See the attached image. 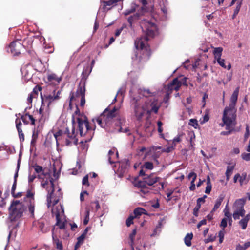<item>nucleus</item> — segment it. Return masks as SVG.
<instances>
[{
    "instance_id": "63",
    "label": "nucleus",
    "mask_w": 250,
    "mask_h": 250,
    "mask_svg": "<svg viewBox=\"0 0 250 250\" xmlns=\"http://www.w3.org/2000/svg\"><path fill=\"white\" fill-rule=\"evenodd\" d=\"M214 212L210 211V213L207 216V218L208 220H211L213 218Z\"/></svg>"
},
{
    "instance_id": "60",
    "label": "nucleus",
    "mask_w": 250,
    "mask_h": 250,
    "mask_svg": "<svg viewBox=\"0 0 250 250\" xmlns=\"http://www.w3.org/2000/svg\"><path fill=\"white\" fill-rule=\"evenodd\" d=\"M208 95L207 93H205L202 97V102L203 103V106H204L205 105V101H206V99L208 98Z\"/></svg>"
},
{
    "instance_id": "3",
    "label": "nucleus",
    "mask_w": 250,
    "mask_h": 250,
    "mask_svg": "<svg viewBox=\"0 0 250 250\" xmlns=\"http://www.w3.org/2000/svg\"><path fill=\"white\" fill-rule=\"evenodd\" d=\"M141 93L143 96L149 97L145 100H138L133 98L132 104H134V110L135 115L138 121L142 119L146 112L150 114L151 112L157 113L160 105L157 99L153 97L155 92H151L149 89L141 90Z\"/></svg>"
},
{
    "instance_id": "5",
    "label": "nucleus",
    "mask_w": 250,
    "mask_h": 250,
    "mask_svg": "<svg viewBox=\"0 0 250 250\" xmlns=\"http://www.w3.org/2000/svg\"><path fill=\"white\" fill-rule=\"evenodd\" d=\"M61 92L60 90H57L51 86L48 87L43 94L41 92L42 105L39 112L41 115V121L44 122L49 119L51 111L50 106L53 102L60 98Z\"/></svg>"
},
{
    "instance_id": "47",
    "label": "nucleus",
    "mask_w": 250,
    "mask_h": 250,
    "mask_svg": "<svg viewBox=\"0 0 250 250\" xmlns=\"http://www.w3.org/2000/svg\"><path fill=\"white\" fill-rule=\"evenodd\" d=\"M190 137V143L191 146H193V140L195 139V136L193 132H191L189 134Z\"/></svg>"
},
{
    "instance_id": "58",
    "label": "nucleus",
    "mask_w": 250,
    "mask_h": 250,
    "mask_svg": "<svg viewBox=\"0 0 250 250\" xmlns=\"http://www.w3.org/2000/svg\"><path fill=\"white\" fill-rule=\"evenodd\" d=\"M140 2L142 3L143 7H142V11L145 10V6L147 4V1L146 0H139Z\"/></svg>"
},
{
    "instance_id": "50",
    "label": "nucleus",
    "mask_w": 250,
    "mask_h": 250,
    "mask_svg": "<svg viewBox=\"0 0 250 250\" xmlns=\"http://www.w3.org/2000/svg\"><path fill=\"white\" fill-rule=\"evenodd\" d=\"M215 236H211L209 237L206 239L205 240V242L206 243H209L210 242H213V241H214L215 240Z\"/></svg>"
},
{
    "instance_id": "25",
    "label": "nucleus",
    "mask_w": 250,
    "mask_h": 250,
    "mask_svg": "<svg viewBox=\"0 0 250 250\" xmlns=\"http://www.w3.org/2000/svg\"><path fill=\"white\" fill-rule=\"evenodd\" d=\"M216 60L217 61L218 63L222 67H223L224 68H227L228 70H229L231 68L230 63H229L227 66H226L225 65V61L224 59L220 58L216 59Z\"/></svg>"
},
{
    "instance_id": "23",
    "label": "nucleus",
    "mask_w": 250,
    "mask_h": 250,
    "mask_svg": "<svg viewBox=\"0 0 250 250\" xmlns=\"http://www.w3.org/2000/svg\"><path fill=\"white\" fill-rule=\"evenodd\" d=\"M234 168V165L228 166L227 167V170L225 173L226 179L227 181L229 180V178L232 173L233 170Z\"/></svg>"
},
{
    "instance_id": "41",
    "label": "nucleus",
    "mask_w": 250,
    "mask_h": 250,
    "mask_svg": "<svg viewBox=\"0 0 250 250\" xmlns=\"http://www.w3.org/2000/svg\"><path fill=\"white\" fill-rule=\"evenodd\" d=\"M200 208H201V204H197L196 207L194 208L193 209L194 215H195V216H198V211L200 209Z\"/></svg>"
},
{
    "instance_id": "59",
    "label": "nucleus",
    "mask_w": 250,
    "mask_h": 250,
    "mask_svg": "<svg viewBox=\"0 0 250 250\" xmlns=\"http://www.w3.org/2000/svg\"><path fill=\"white\" fill-rule=\"evenodd\" d=\"M92 204L95 205V211H97L100 208V206L98 201L92 202Z\"/></svg>"
},
{
    "instance_id": "6",
    "label": "nucleus",
    "mask_w": 250,
    "mask_h": 250,
    "mask_svg": "<svg viewBox=\"0 0 250 250\" xmlns=\"http://www.w3.org/2000/svg\"><path fill=\"white\" fill-rule=\"evenodd\" d=\"M140 176H143L142 180L137 181L135 185L140 188V192L143 194H146L149 192L148 186H152L155 184L159 183L158 189L164 188V183L161 181V178L157 176L154 173L150 174L145 173L143 170H141L139 172Z\"/></svg>"
},
{
    "instance_id": "1",
    "label": "nucleus",
    "mask_w": 250,
    "mask_h": 250,
    "mask_svg": "<svg viewBox=\"0 0 250 250\" xmlns=\"http://www.w3.org/2000/svg\"><path fill=\"white\" fill-rule=\"evenodd\" d=\"M34 167L36 172L38 174V178L42 180L41 182L42 187L45 188L48 192L47 206L49 208L52 204V214L56 217L57 221L56 225L61 229H64L65 220L64 216V209L61 205H57L60 198L62 197L61 189L58 187H55L53 178H50V174L48 172H44L41 166L35 165Z\"/></svg>"
},
{
    "instance_id": "42",
    "label": "nucleus",
    "mask_w": 250,
    "mask_h": 250,
    "mask_svg": "<svg viewBox=\"0 0 250 250\" xmlns=\"http://www.w3.org/2000/svg\"><path fill=\"white\" fill-rule=\"evenodd\" d=\"M161 10L163 13L164 16L165 17L163 19V20H164L166 18L167 15V8L166 5H164V6L161 7Z\"/></svg>"
},
{
    "instance_id": "17",
    "label": "nucleus",
    "mask_w": 250,
    "mask_h": 250,
    "mask_svg": "<svg viewBox=\"0 0 250 250\" xmlns=\"http://www.w3.org/2000/svg\"><path fill=\"white\" fill-rule=\"evenodd\" d=\"M118 155V152L115 149H112L109 151L108 154V161L112 164L115 163V159L117 158Z\"/></svg>"
},
{
    "instance_id": "46",
    "label": "nucleus",
    "mask_w": 250,
    "mask_h": 250,
    "mask_svg": "<svg viewBox=\"0 0 250 250\" xmlns=\"http://www.w3.org/2000/svg\"><path fill=\"white\" fill-rule=\"evenodd\" d=\"M82 184L84 185L88 186V176L87 175H85L83 179Z\"/></svg>"
},
{
    "instance_id": "57",
    "label": "nucleus",
    "mask_w": 250,
    "mask_h": 250,
    "mask_svg": "<svg viewBox=\"0 0 250 250\" xmlns=\"http://www.w3.org/2000/svg\"><path fill=\"white\" fill-rule=\"evenodd\" d=\"M36 177L35 174L31 175L30 174L28 177V181L29 183L32 182Z\"/></svg>"
},
{
    "instance_id": "21",
    "label": "nucleus",
    "mask_w": 250,
    "mask_h": 250,
    "mask_svg": "<svg viewBox=\"0 0 250 250\" xmlns=\"http://www.w3.org/2000/svg\"><path fill=\"white\" fill-rule=\"evenodd\" d=\"M54 229H53L52 230V238L54 244L55 245L57 249L61 250L63 248L62 243L61 241H59V240L57 238L55 237L53 232Z\"/></svg>"
},
{
    "instance_id": "7",
    "label": "nucleus",
    "mask_w": 250,
    "mask_h": 250,
    "mask_svg": "<svg viewBox=\"0 0 250 250\" xmlns=\"http://www.w3.org/2000/svg\"><path fill=\"white\" fill-rule=\"evenodd\" d=\"M239 88L237 87L234 91L230 99V103L228 106L225 107L223 112L222 120L223 124L225 125L226 129H229L233 122L235 121L236 109V104L237 101Z\"/></svg>"
},
{
    "instance_id": "18",
    "label": "nucleus",
    "mask_w": 250,
    "mask_h": 250,
    "mask_svg": "<svg viewBox=\"0 0 250 250\" xmlns=\"http://www.w3.org/2000/svg\"><path fill=\"white\" fill-rule=\"evenodd\" d=\"M21 119L26 124H28L30 122H31L32 125L35 124V120L32 115L26 113L24 115L22 116Z\"/></svg>"
},
{
    "instance_id": "55",
    "label": "nucleus",
    "mask_w": 250,
    "mask_h": 250,
    "mask_svg": "<svg viewBox=\"0 0 250 250\" xmlns=\"http://www.w3.org/2000/svg\"><path fill=\"white\" fill-rule=\"evenodd\" d=\"M207 223L206 219H203L202 220L200 221L199 223L197 225V228H199L202 225H206Z\"/></svg>"
},
{
    "instance_id": "37",
    "label": "nucleus",
    "mask_w": 250,
    "mask_h": 250,
    "mask_svg": "<svg viewBox=\"0 0 250 250\" xmlns=\"http://www.w3.org/2000/svg\"><path fill=\"white\" fill-rule=\"evenodd\" d=\"M227 222H228V218H224L222 219L221 223H220V227L222 229V230H225V228L227 226Z\"/></svg>"
},
{
    "instance_id": "64",
    "label": "nucleus",
    "mask_w": 250,
    "mask_h": 250,
    "mask_svg": "<svg viewBox=\"0 0 250 250\" xmlns=\"http://www.w3.org/2000/svg\"><path fill=\"white\" fill-rule=\"evenodd\" d=\"M236 250H246L243 246L238 245L236 247Z\"/></svg>"
},
{
    "instance_id": "35",
    "label": "nucleus",
    "mask_w": 250,
    "mask_h": 250,
    "mask_svg": "<svg viewBox=\"0 0 250 250\" xmlns=\"http://www.w3.org/2000/svg\"><path fill=\"white\" fill-rule=\"evenodd\" d=\"M144 211H145V210L142 208H138L134 210V214L135 217H137L143 214Z\"/></svg>"
},
{
    "instance_id": "48",
    "label": "nucleus",
    "mask_w": 250,
    "mask_h": 250,
    "mask_svg": "<svg viewBox=\"0 0 250 250\" xmlns=\"http://www.w3.org/2000/svg\"><path fill=\"white\" fill-rule=\"evenodd\" d=\"M161 232V230L158 229L157 228H155V229L153 231V232L152 234H151V237H154L156 235H158Z\"/></svg>"
},
{
    "instance_id": "36",
    "label": "nucleus",
    "mask_w": 250,
    "mask_h": 250,
    "mask_svg": "<svg viewBox=\"0 0 250 250\" xmlns=\"http://www.w3.org/2000/svg\"><path fill=\"white\" fill-rule=\"evenodd\" d=\"M197 174L193 172H190L188 175V178L189 179H191V183H194Z\"/></svg>"
},
{
    "instance_id": "31",
    "label": "nucleus",
    "mask_w": 250,
    "mask_h": 250,
    "mask_svg": "<svg viewBox=\"0 0 250 250\" xmlns=\"http://www.w3.org/2000/svg\"><path fill=\"white\" fill-rule=\"evenodd\" d=\"M136 234V229H134L132 230V232L129 235V239L130 240V245L131 246L132 250H134L133 245L134 244V239Z\"/></svg>"
},
{
    "instance_id": "62",
    "label": "nucleus",
    "mask_w": 250,
    "mask_h": 250,
    "mask_svg": "<svg viewBox=\"0 0 250 250\" xmlns=\"http://www.w3.org/2000/svg\"><path fill=\"white\" fill-rule=\"evenodd\" d=\"M181 139L180 136H177L176 137H175L173 139V143L175 144L177 143H179L181 141Z\"/></svg>"
},
{
    "instance_id": "11",
    "label": "nucleus",
    "mask_w": 250,
    "mask_h": 250,
    "mask_svg": "<svg viewBox=\"0 0 250 250\" xmlns=\"http://www.w3.org/2000/svg\"><path fill=\"white\" fill-rule=\"evenodd\" d=\"M64 135L66 137L65 139L66 145H70L71 144L77 145L78 140L76 138L75 129L73 127H72L71 132L68 128H66Z\"/></svg>"
},
{
    "instance_id": "39",
    "label": "nucleus",
    "mask_w": 250,
    "mask_h": 250,
    "mask_svg": "<svg viewBox=\"0 0 250 250\" xmlns=\"http://www.w3.org/2000/svg\"><path fill=\"white\" fill-rule=\"evenodd\" d=\"M224 233H225L224 230H221L219 232L218 236L219 237V243H222V242L223 241Z\"/></svg>"
},
{
    "instance_id": "33",
    "label": "nucleus",
    "mask_w": 250,
    "mask_h": 250,
    "mask_svg": "<svg viewBox=\"0 0 250 250\" xmlns=\"http://www.w3.org/2000/svg\"><path fill=\"white\" fill-rule=\"evenodd\" d=\"M37 90L36 89H34L32 92H31L27 98V101L28 103H31L32 102L33 98L37 95Z\"/></svg>"
},
{
    "instance_id": "9",
    "label": "nucleus",
    "mask_w": 250,
    "mask_h": 250,
    "mask_svg": "<svg viewBox=\"0 0 250 250\" xmlns=\"http://www.w3.org/2000/svg\"><path fill=\"white\" fill-rule=\"evenodd\" d=\"M246 199V198H243L235 201L233 206L234 211L232 215L235 220L239 219L240 216H245V210L244 208V206L245 204Z\"/></svg>"
},
{
    "instance_id": "13",
    "label": "nucleus",
    "mask_w": 250,
    "mask_h": 250,
    "mask_svg": "<svg viewBox=\"0 0 250 250\" xmlns=\"http://www.w3.org/2000/svg\"><path fill=\"white\" fill-rule=\"evenodd\" d=\"M186 78H184L181 81H179L178 78H175L169 84H168V89L170 91L173 90L178 91L182 84H186Z\"/></svg>"
},
{
    "instance_id": "56",
    "label": "nucleus",
    "mask_w": 250,
    "mask_h": 250,
    "mask_svg": "<svg viewBox=\"0 0 250 250\" xmlns=\"http://www.w3.org/2000/svg\"><path fill=\"white\" fill-rule=\"evenodd\" d=\"M44 224L42 222H39V227L41 229V230L43 232H45L47 231V229H43Z\"/></svg>"
},
{
    "instance_id": "61",
    "label": "nucleus",
    "mask_w": 250,
    "mask_h": 250,
    "mask_svg": "<svg viewBox=\"0 0 250 250\" xmlns=\"http://www.w3.org/2000/svg\"><path fill=\"white\" fill-rule=\"evenodd\" d=\"M12 195L14 198H19L22 195V192H19L17 193H14V194H12Z\"/></svg>"
},
{
    "instance_id": "49",
    "label": "nucleus",
    "mask_w": 250,
    "mask_h": 250,
    "mask_svg": "<svg viewBox=\"0 0 250 250\" xmlns=\"http://www.w3.org/2000/svg\"><path fill=\"white\" fill-rule=\"evenodd\" d=\"M250 135V130H249V127L248 125H246V132L244 135V137L245 139H247Z\"/></svg>"
},
{
    "instance_id": "30",
    "label": "nucleus",
    "mask_w": 250,
    "mask_h": 250,
    "mask_svg": "<svg viewBox=\"0 0 250 250\" xmlns=\"http://www.w3.org/2000/svg\"><path fill=\"white\" fill-rule=\"evenodd\" d=\"M125 92V88H120L117 93V95L116 96H115V97L114 98V100H113L112 102V104H113V103H114L116 100H117V97L118 96L119 97V98H120V97L121 96V101L123 100V94L124 93V92Z\"/></svg>"
},
{
    "instance_id": "32",
    "label": "nucleus",
    "mask_w": 250,
    "mask_h": 250,
    "mask_svg": "<svg viewBox=\"0 0 250 250\" xmlns=\"http://www.w3.org/2000/svg\"><path fill=\"white\" fill-rule=\"evenodd\" d=\"M136 6L135 4H132L131 5V7L130 9L126 10L124 12H123V14H124V15L127 16L133 13L135 11Z\"/></svg>"
},
{
    "instance_id": "27",
    "label": "nucleus",
    "mask_w": 250,
    "mask_h": 250,
    "mask_svg": "<svg viewBox=\"0 0 250 250\" xmlns=\"http://www.w3.org/2000/svg\"><path fill=\"white\" fill-rule=\"evenodd\" d=\"M48 80L49 82H53L54 81L57 82L59 83L61 80V78L57 77L54 74H51L48 75L47 77Z\"/></svg>"
},
{
    "instance_id": "4",
    "label": "nucleus",
    "mask_w": 250,
    "mask_h": 250,
    "mask_svg": "<svg viewBox=\"0 0 250 250\" xmlns=\"http://www.w3.org/2000/svg\"><path fill=\"white\" fill-rule=\"evenodd\" d=\"M141 27L146 36L137 39L135 41V45L137 49H140V53H142L143 56H138V54L136 56V59L133 61L134 64L139 62H145L148 59L150 53L149 47L147 44L148 37H153L157 34V26L151 22L144 21L141 22Z\"/></svg>"
},
{
    "instance_id": "45",
    "label": "nucleus",
    "mask_w": 250,
    "mask_h": 250,
    "mask_svg": "<svg viewBox=\"0 0 250 250\" xmlns=\"http://www.w3.org/2000/svg\"><path fill=\"white\" fill-rule=\"evenodd\" d=\"M62 131L61 130L57 131L54 134V137L56 140L57 143L58 142V140H60V137L62 136Z\"/></svg>"
},
{
    "instance_id": "34",
    "label": "nucleus",
    "mask_w": 250,
    "mask_h": 250,
    "mask_svg": "<svg viewBox=\"0 0 250 250\" xmlns=\"http://www.w3.org/2000/svg\"><path fill=\"white\" fill-rule=\"evenodd\" d=\"M85 236L82 234L78 238V242L76 243V248H79L80 246L83 243Z\"/></svg>"
},
{
    "instance_id": "28",
    "label": "nucleus",
    "mask_w": 250,
    "mask_h": 250,
    "mask_svg": "<svg viewBox=\"0 0 250 250\" xmlns=\"http://www.w3.org/2000/svg\"><path fill=\"white\" fill-rule=\"evenodd\" d=\"M222 51L223 48L222 47H217L214 49L213 53L215 60L221 58Z\"/></svg>"
},
{
    "instance_id": "44",
    "label": "nucleus",
    "mask_w": 250,
    "mask_h": 250,
    "mask_svg": "<svg viewBox=\"0 0 250 250\" xmlns=\"http://www.w3.org/2000/svg\"><path fill=\"white\" fill-rule=\"evenodd\" d=\"M234 125H235V121L233 122V124L231 125L230 126L229 128L228 129V130H229V131H222L221 132V135H228L230 134V133H231V130H230L229 129H230V128L232 126H234Z\"/></svg>"
},
{
    "instance_id": "22",
    "label": "nucleus",
    "mask_w": 250,
    "mask_h": 250,
    "mask_svg": "<svg viewBox=\"0 0 250 250\" xmlns=\"http://www.w3.org/2000/svg\"><path fill=\"white\" fill-rule=\"evenodd\" d=\"M224 199V197L222 195L220 196L216 200L215 205L213 209H212V212H215L220 207L221 205L223 200Z\"/></svg>"
},
{
    "instance_id": "54",
    "label": "nucleus",
    "mask_w": 250,
    "mask_h": 250,
    "mask_svg": "<svg viewBox=\"0 0 250 250\" xmlns=\"http://www.w3.org/2000/svg\"><path fill=\"white\" fill-rule=\"evenodd\" d=\"M212 186L211 185H207V187L205 189V193L207 194L210 193L211 190Z\"/></svg>"
},
{
    "instance_id": "10",
    "label": "nucleus",
    "mask_w": 250,
    "mask_h": 250,
    "mask_svg": "<svg viewBox=\"0 0 250 250\" xmlns=\"http://www.w3.org/2000/svg\"><path fill=\"white\" fill-rule=\"evenodd\" d=\"M77 120L78 124L79 130L81 136L84 135L86 133L90 131L88 122L85 119V117H83V119H82V118H78Z\"/></svg>"
},
{
    "instance_id": "19",
    "label": "nucleus",
    "mask_w": 250,
    "mask_h": 250,
    "mask_svg": "<svg viewBox=\"0 0 250 250\" xmlns=\"http://www.w3.org/2000/svg\"><path fill=\"white\" fill-rule=\"evenodd\" d=\"M250 219V214H248L239 222V224L241 226V228L243 229H246L248 222L249 221Z\"/></svg>"
},
{
    "instance_id": "14",
    "label": "nucleus",
    "mask_w": 250,
    "mask_h": 250,
    "mask_svg": "<svg viewBox=\"0 0 250 250\" xmlns=\"http://www.w3.org/2000/svg\"><path fill=\"white\" fill-rule=\"evenodd\" d=\"M118 168L117 170V173L120 177H122L126 172L129 167V161L126 159L123 160L119 164Z\"/></svg>"
},
{
    "instance_id": "24",
    "label": "nucleus",
    "mask_w": 250,
    "mask_h": 250,
    "mask_svg": "<svg viewBox=\"0 0 250 250\" xmlns=\"http://www.w3.org/2000/svg\"><path fill=\"white\" fill-rule=\"evenodd\" d=\"M153 168V165L151 162H146L142 167V169H144V171L146 173L147 170H152Z\"/></svg>"
},
{
    "instance_id": "52",
    "label": "nucleus",
    "mask_w": 250,
    "mask_h": 250,
    "mask_svg": "<svg viewBox=\"0 0 250 250\" xmlns=\"http://www.w3.org/2000/svg\"><path fill=\"white\" fill-rule=\"evenodd\" d=\"M19 166H20V164H19V163H18L17 167L16 169V171L14 175V182H17V178L18 176V171L19 169Z\"/></svg>"
},
{
    "instance_id": "20",
    "label": "nucleus",
    "mask_w": 250,
    "mask_h": 250,
    "mask_svg": "<svg viewBox=\"0 0 250 250\" xmlns=\"http://www.w3.org/2000/svg\"><path fill=\"white\" fill-rule=\"evenodd\" d=\"M16 128L17 129V130H18V132L19 133L20 140L21 142L23 141H24V134L22 132V129L21 127V125H22V124L20 121L18 122L17 119L16 121Z\"/></svg>"
},
{
    "instance_id": "8",
    "label": "nucleus",
    "mask_w": 250,
    "mask_h": 250,
    "mask_svg": "<svg viewBox=\"0 0 250 250\" xmlns=\"http://www.w3.org/2000/svg\"><path fill=\"white\" fill-rule=\"evenodd\" d=\"M118 110L116 107L109 111L108 109H106L101 115L96 119L98 124L103 128H105L106 126H108L113 118L115 116V112Z\"/></svg>"
},
{
    "instance_id": "51",
    "label": "nucleus",
    "mask_w": 250,
    "mask_h": 250,
    "mask_svg": "<svg viewBox=\"0 0 250 250\" xmlns=\"http://www.w3.org/2000/svg\"><path fill=\"white\" fill-rule=\"evenodd\" d=\"M5 204V201L3 198L1 197V193L0 191V207H2Z\"/></svg>"
},
{
    "instance_id": "40",
    "label": "nucleus",
    "mask_w": 250,
    "mask_h": 250,
    "mask_svg": "<svg viewBox=\"0 0 250 250\" xmlns=\"http://www.w3.org/2000/svg\"><path fill=\"white\" fill-rule=\"evenodd\" d=\"M134 217L132 216H130L126 220V224L127 227L130 226L132 224H133V220L134 219Z\"/></svg>"
},
{
    "instance_id": "53",
    "label": "nucleus",
    "mask_w": 250,
    "mask_h": 250,
    "mask_svg": "<svg viewBox=\"0 0 250 250\" xmlns=\"http://www.w3.org/2000/svg\"><path fill=\"white\" fill-rule=\"evenodd\" d=\"M224 214L225 216V218H230L231 217V213L228 210H226V209L224 210Z\"/></svg>"
},
{
    "instance_id": "16",
    "label": "nucleus",
    "mask_w": 250,
    "mask_h": 250,
    "mask_svg": "<svg viewBox=\"0 0 250 250\" xmlns=\"http://www.w3.org/2000/svg\"><path fill=\"white\" fill-rule=\"evenodd\" d=\"M85 88L84 85L80 86L76 92L77 97H80L81 100L80 105L81 106H84L85 100Z\"/></svg>"
},
{
    "instance_id": "38",
    "label": "nucleus",
    "mask_w": 250,
    "mask_h": 250,
    "mask_svg": "<svg viewBox=\"0 0 250 250\" xmlns=\"http://www.w3.org/2000/svg\"><path fill=\"white\" fill-rule=\"evenodd\" d=\"M189 125L196 128L198 126L197 121L194 119H191L189 120Z\"/></svg>"
},
{
    "instance_id": "43",
    "label": "nucleus",
    "mask_w": 250,
    "mask_h": 250,
    "mask_svg": "<svg viewBox=\"0 0 250 250\" xmlns=\"http://www.w3.org/2000/svg\"><path fill=\"white\" fill-rule=\"evenodd\" d=\"M241 156H242V159L245 161H250V153H243V154H242Z\"/></svg>"
},
{
    "instance_id": "12",
    "label": "nucleus",
    "mask_w": 250,
    "mask_h": 250,
    "mask_svg": "<svg viewBox=\"0 0 250 250\" xmlns=\"http://www.w3.org/2000/svg\"><path fill=\"white\" fill-rule=\"evenodd\" d=\"M23 46L20 42L15 41L10 43L7 49V51L8 52H10L14 56L18 55L20 53L21 50L23 49Z\"/></svg>"
},
{
    "instance_id": "15",
    "label": "nucleus",
    "mask_w": 250,
    "mask_h": 250,
    "mask_svg": "<svg viewBox=\"0 0 250 250\" xmlns=\"http://www.w3.org/2000/svg\"><path fill=\"white\" fill-rule=\"evenodd\" d=\"M173 149V147H168L166 149L161 146H153L150 148V151L155 154V156H158L161 152H169Z\"/></svg>"
},
{
    "instance_id": "2",
    "label": "nucleus",
    "mask_w": 250,
    "mask_h": 250,
    "mask_svg": "<svg viewBox=\"0 0 250 250\" xmlns=\"http://www.w3.org/2000/svg\"><path fill=\"white\" fill-rule=\"evenodd\" d=\"M34 191L29 189L23 200H14L11 202L9 208V219L11 222L18 221L25 214H27L31 217H34Z\"/></svg>"
},
{
    "instance_id": "26",
    "label": "nucleus",
    "mask_w": 250,
    "mask_h": 250,
    "mask_svg": "<svg viewBox=\"0 0 250 250\" xmlns=\"http://www.w3.org/2000/svg\"><path fill=\"white\" fill-rule=\"evenodd\" d=\"M193 238V234L192 233H188L184 238V242L185 244L190 247L191 245V240Z\"/></svg>"
},
{
    "instance_id": "29",
    "label": "nucleus",
    "mask_w": 250,
    "mask_h": 250,
    "mask_svg": "<svg viewBox=\"0 0 250 250\" xmlns=\"http://www.w3.org/2000/svg\"><path fill=\"white\" fill-rule=\"evenodd\" d=\"M140 16V14L137 13L134 14V15L131 16L129 17H128L127 21L130 24V27L132 26L133 22L134 21L138 20L139 19Z\"/></svg>"
}]
</instances>
